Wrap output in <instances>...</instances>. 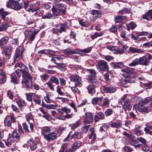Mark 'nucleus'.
<instances>
[{"instance_id": "obj_1", "label": "nucleus", "mask_w": 152, "mask_h": 152, "mask_svg": "<svg viewBox=\"0 0 152 152\" xmlns=\"http://www.w3.org/2000/svg\"><path fill=\"white\" fill-rule=\"evenodd\" d=\"M15 67H19L22 69L23 75V80L22 83L24 84L27 89H29L31 87V81L32 77L31 75L28 73V68L24 64L21 63H17L15 65Z\"/></svg>"}, {"instance_id": "obj_2", "label": "nucleus", "mask_w": 152, "mask_h": 152, "mask_svg": "<svg viewBox=\"0 0 152 152\" xmlns=\"http://www.w3.org/2000/svg\"><path fill=\"white\" fill-rule=\"evenodd\" d=\"M149 63L148 60L145 56H143L139 58H136L132 62L128 64L130 67L135 66L138 64L147 66Z\"/></svg>"}, {"instance_id": "obj_3", "label": "nucleus", "mask_w": 152, "mask_h": 152, "mask_svg": "<svg viewBox=\"0 0 152 152\" xmlns=\"http://www.w3.org/2000/svg\"><path fill=\"white\" fill-rule=\"evenodd\" d=\"M122 104V107L125 111L127 110H129L131 108V106L130 104L127 95H124L121 98Z\"/></svg>"}, {"instance_id": "obj_4", "label": "nucleus", "mask_w": 152, "mask_h": 152, "mask_svg": "<svg viewBox=\"0 0 152 152\" xmlns=\"http://www.w3.org/2000/svg\"><path fill=\"white\" fill-rule=\"evenodd\" d=\"M96 66L97 69L99 70L104 71L109 69L107 63L104 60H101L98 62Z\"/></svg>"}, {"instance_id": "obj_5", "label": "nucleus", "mask_w": 152, "mask_h": 152, "mask_svg": "<svg viewBox=\"0 0 152 152\" xmlns=\"http://www.w3.org/2000/svg\"><path fill=\"white\" fill-rule=\"evenodd\" d=\"M23 51V48L22 46H20L17 48L14 58V61H18L22 58Z\"/></svg>"}, {"instance_id": "obj_6", "label": "nucleus", "mask_w": 152, "mask_h": 152, "mask_svg": "<svg viewBox=\"0 0 152 152\" xmlns=\"http://www.w3.org/2000/svg\"><path fill=\"white\" fill-rule=\"evenodd\" d=\"M7 7L14 9L15 10H18L20 9L18 2L13 0H9L7 3Z\"/></svg>"}, {"instance_id": "obj_7", "label": "nucleus", "mask_w": 152, "mask_h": 152, "mask_svg": "<svg viewBox=\"0 0 152 152\" xmlns=\"http://www.w3.org/2000/svg\"><path fill=\"white\" fill-rule=\"evenodd\" d=\"M70 80L75 83V86H81V78L78 75H72L69 77Z\"/></svg>"}, {"instance_id": "obj_8", "label": "nucleus", "mask_w": 152, "mask_h": 152, "mask_svg": "<svg viewBox=\"0 0 152 152\" xmlns=\"http://www.w3.org/2000/svg\"><path fill=\"white\" fill-rule=\"evenodd\" d=\"M15 122V120L13 116H7L4 120V124L6 126L10 127L11 125L12 122Z\"/></svg>"}, {"instance_id": "obj_9", "label": "nucleus", "mask_w": 152, "mask_h": 152, "mask_svg": "<svg viewBox=\"0 0 152 152\" xmlns=\"http://www.w3.org/2000/svg\"><path fill=\"white\" fill-rule=\"evenodd\" d=\"M27 143L29 146H30L31 150L34 151L36 148L38 142L36 140H33V139L31 138L28 140Z\"/></svg>"}, {"instance_id": "obj_10", "label": "nucleus", "mask_w": 152, "mask_h": 152, "mask_svg": "<svg viewBox=\"0 0 152 152\" xmlns=\"http://www.w3.org/2000/svg\"><path fill=\"white\" fill-rule=\"evenodd\" d=\"M57 134L56 132H53L44 135L45 139L48 141L53 140L56 138Z\"/></svg>"}, {"instance_id": "obj_11", "label": "nucleus", "mask_w": 152, "mask_h": 152, "mask_svg": "<svg viewBox=\"0 0 152 152\" xmlns=\"http://www.w3.org/2000/svg\"><path fill=\"white\" fill-rule=\"evenodd\" d=\"M12 50V47L9 45L6 47L4 49V54L6 57L9 59L10 58L11 52Z\"/></svg>"}, {"instance_id": "obj_12", "label": "nucleus", "mask_w": 152, "mask_h": 152, "mask_svg": "<svg viewBox=\"0 0 152 152\" xmlns=\"http://www.w3.org/2000/svg\"><path fill=\"white\" fill-rule=\"evenodd\" d=\"M51 10L52 11L53 15L55 16H60L62 15L65 14L63 12V10H60L56 6H53V8L51 9Z\"/></svg>"}, {"instance_id": "obj_13", "label": "nucleus", "mask_w": 152, "mask_h": 152, "mask_svg": "<svg viewBox=\"0 0 152 152\" xmlns=\"http://www.w3.org/2000/svg\"><path fill=\"white\" fill-rule=\"evenodd\" d=\"M10 26V23L7 21L3 22L0 25V31H3L6 30Z\"/></svg>"}, {"instance_id": "obj_14", "label": "nucleus", "mask_w": 152, "mask_h": 152, "mask_svg": "<svg viewBox=\"0 0 152 152\" xmlns=\"http://www.w3.org/2000/svg\"><path fill=\"white\" fill-rule=\"evenodd\" d=\"M16 141L13 137H10L8 138L7 142L5 143L6 145L8 147L14 146Z\"/></svg>"}, {"instance_id": "obj_15", "label": "nucleus", "mask_w": 152, "mask_h": 152, "mask_svg": "<svg viewBox=\"0 0 152 152\" xmlns=\"http://www.w3.org/2000/svg\"><path fill=\"white\" fill-rule=\"evenodd\" d=\"M104 118V114L101 112H98L97 114L95 115L94 120L95 122H98L100 120H103Z\"/></svg>"}, {"instance_id": "obj_16", "label": "nucleus", "mask_w": 152, "mask_h": 152, "mask_svg": "<svg viewBox=\"0 0 152 152\" xmlns=\"http://www.w3.org/2000/svg\"><path fill=\"white\" fill-rule=\"evenodd\" d=\"M138 111L142 114H145L148 113V110L146 107L141 104H140L137 107Z\"/></svg>"}, {"instance_id": "obj_17", "label": "nucleus", "mask_w": 152, "mask_h": 152, "mask_svg": "<svg viewBox=\"0 0 152 152\" xmlns=\"http://www.w3.org/2000/svg\"><path fill=\"white\" fill-rule=\"evenodd\" d=\"M103 91L107 93H113L115 92L116 90L115 88L112 87H105L103 89Z\"/></svg>"}, {"instance_id": "obj_18", "label": "nucleus", "mask_w": 152, "mask_h": 152, "mask_svg": "<svg viewBox=\"0 0 152 152\" xmlns=\"http://www.w3.org/2000/svg\"><path fill=\"white\" fill-rule=\"evenodd\" d=\"M9 39V37L8 36H5L2 37L0 40V47L2 48H4V44L6 43Z\"/></svg>"}, {"instance_id": "obj_19", "label": "nucleus", "mask_w": 152, "mask_h": 152, "mask_svg": "<svg viewBox=\"0 0 152 152\" xmlns=\"http://www.w3.org/2000/svg\"><path fill=\"white\" fill-rule=\"evenodd\" d=\"M91 13L93 15H96L93 19V20H95L98 18V16L101 15V12L98 10H93L91 11Z\"/></svg>"}, {"instance_id": "obj_20", "label": "nucleus", "mask_w": 152, "mask_h": 152, "mask_svg": "<svg viewBox=\"0 0 152 152\" xmlns=\"http://www.w3.org/2000/svg\"><path fill=\"white\" fill-rule=\"evenodd\" d=\"M56 6L60 10H63V12L64 14H65L66 9V7L65 5L63 4L59 3L57 4Z\"/></svg>"}, {"instance_id": "obj_21", "label": "nucleus", "mask_w": 152, "mask_h": 152, "mask_svg": "<svg viewBox=\"0 0 152 152\" xmlns=\"http://www.w3.org/2000/svg\"><path fill=\"white\" fill-rule=\"evenodd\" d=\"M10 14V13L8 12L4 11L3 8L0 9V15H1V18L3 20H5L6 16Z\"/></svg>"}, {"instance_id": "obj_22", "label": "nucleus", "mask_w": 152, "mask_h": 152, "mask_svg": "<svg viewBox=\"0 0 152 152\" xmlns=\"http://www.w3.org/2000/svg\"><path fill=\"white\" fill-rule=\"evenodd\" d=\"M110 100V99H109L107 97H104L103 99L102 103L100 104L101 106L103 107L108 106L109 104Z\"/></svg>"}, {"instance_id": "obj_23", "label": "nucleus", "mask_w": 152, "mask_h": 152, "mask_svg": "<svg viewBox=\"0 0 152 152\" xmlns=\"http://www.w3.org/2000/svg\"><path fill=\"white\" fill-rule=\"evenodd\" d=\"M148 17L151 19H152V9L149 10L146 14L143 15V18L144 19L148 20Z\"/></svg>"}, {"instance_id": "obj_24", "label": "nucleus", "mask_w": 152, "mask_h": 152, "mask_svg": "<svg viewBox=\"0 0 152 152\" xmlns=\"http://www.w3.org/2000/svg\"><path fill=\"white\" fill-rule=\"evenodd\" d=\"M110 125L112 128H118L121 126L122 124L120 122L117 121L112 122L110 124Z\"/></svg>"}, {"instance_id": "obj_25", "label": "nucleus", "mask_w": 152, "mask_h": 152, "mask_svg": "<svg viewBox=\"0 0 152 152\" xmlns=\"http://www.w3.org/2000/svg\"><path fill=\"white\" fill-rule=\"evenodd\" d=\"M82 142L79 141H77L75 142L72 147L74 149H75L76 151V150L78 149L81 145Z\"/></svg>"}, {"instance_id": "obj_26", "label": "nucleus", "mask_w": 152, "mask_h": 152, "mask_svg": "<svg viewBox=\"0 0 152 152\" xmlns=\"http://www.w3.org/2000/svg\"><path fill=\"white\" fill-rule=\"evenodd\" d=\"M11 82L15 84H18L19 82L14 73H12L11 75Z\"/></svg>"}, {"instance_id": "obj_27", "label": "nucleus", "mask_w": 152, "mask_h": 152, "mask_svg": "<svg viewBox=\"0 0 152 152\" xmlns=\"http://www.w3.org/2000/svg\"><path fill=\"white\" fill-rule=\"evenodd\" d=\"M43 106V107L49 109H54L58 107V106L57 105H53L52 104H44Z\"/></svg>"}, {"instance_id": "obj_28", "label": "nucleus", "mask_w": 152, "mask_h": 152, "mask_svg": "<svg viewBox=\"0 0 152 152\" xmlns=\"http://www.w3.org/2000/svg\"><path fill=\"white\" fill-rule=\"evenodd\" d=\"M80 125V122L79 121H78L74 124L69 125V127H71V129H74L78 127Z\"/></svg>"}, {"instance_id": "obj_29", "label": "nucleus", "mask_w": 152, "mask_h": 152, "mask_svg": "<svg viewBox=\"0 0 152 152\" xmlns=\"http://www.w3.org/2000/svg\"><path fill=\"white\" fill-rule=\"evenodd\" d=\"M104 34V31H101L99 33H98L97 32H96L94 35H91V38L93 39H94L98 37L102 36Z\"/></svg>"}, {"instance_id": "obj_30", "label": "nucleus", "mask_w": 152, "mask_h": 152, "mask_svg": "<svg viewBox=\"0 0 152 152\" xmlns=\"http://www.w3.org/2000/svg\"><path fill=\"white\" fill-rule=\"evenodd\" d=\"M49 82L55 83L56 85L59 83V80L58 78L54 76H52L49 79Z\"/></svg>"}, {"instance_id": "obj_31", "label": "nucleus", "mask_w": 152, "mask_h": 152, "mask_svg": "<svg viewBox=\"0 0 152 152\" xmlns=\"http://www.w3.org/2000/svg\"><path fill=\"white\" fill-rule=\"evenodd\" d=\"M80 24L82 26L87 27L90 25V23L87 21H84L83 20L79 21Z\"/></svg>"}, {"instance_id": "obj_32", "label": "nucleus", "mask_w": 152, "mask_h": 152, "mask_svg": "<svg viewBox=\"0 0 152 152\" xmlns=\"http://www.w3.org/2000/svg\"><path fill=\"white\" fill-rule=\"evenodd\" d=\"M129 50L132 53H143V51L142 50L134 47H130L129 48Z\"/></svg>"}, {"instance_id": "obj_33", "label": "nucleus", "mask_w": 152, "mask_h": 152, "mask_svg": "<svg viewBox=\"0 0 152 152\" xmlns=\"http://www.w3.org/2000/svg\"><path fill=\"white\" fill-rule=\"evenodd\" d=\"M33 98V101L36 104H40L41 103L40 97L37 95H35Z\"/></svg>"}, {"instance_id": "obj_34", "label": "nucleus", "mask_w": 152, "mask_h": 152, "mask_svg": "<svg viewBox=\"0 0 152 152\" xmlns=\"http://www.w3.org/2000/svg\"><path fill=\"white\" fill-rule=\"evenodd\" d=\"M27 100L29 102H32V98H33L34 96V94L33 93H29L26 94Z\"/></svg>"}, {"instance_id": "obj_35", "label": "nucleus", "mask_w": 152, "mask_h": 152, "mask_svg": "<svg viewBox=\"0 0 152 152\" xmlns=\"http://www.w3.org/2000/svg\"><path fill=\"white\" fill-rule=\"evenodd\" d=\"M50 129L48 127H45L43 128L42 130V133L44 136L47 134L48 133L50 132Z\"/></svg>"}, {"instance_id": "obj_36", "label": "nucleus", "mask_w": 152, "mask_h": 152, "mask_svg": "<svg viewBox=\"0 0 152 152\" xmlns=\"http://www.w3.org/2000/svg\"><path fill=\"white\" fill-rule=\"evenodd\" d=\"M16 102L18 106L22 107L25 104V101L21 99H17L16 100Z\"/></svg>"}, {"instance_id": "obj_37", "label": "nucleus", "mask_w": 152, "mask_h": 152, "mask_svg": "<svg viewBox=\"0 0 152 152\" xmlns=\"http://www.w3.org/2000/svg\"><path fill=\"white\" fill-rule=\"evenodd\" d=\"M57 66H55L56 67L60 69L62 71H65L64 67H65L66 66V65L65 64L60 63L57 64Z\"/></svg>"}, {"instance_id": "obj_38", "label": "nucleus", "mask_w": 152, "mask_h": 152, "mask_svg": "<svg viewBox=\"0 0 152 152\" xmlns=\"http://www.w3.org/2000/svg\"><path fill=\"white\" fill-rule=\"evenodd\" d=\"M127 81L129 83H133L136 81L135 77L133 75H130V77L127 79Z\"/></svg>"}, {"instance_id": "obj_39", "label": "nucleus", "mask_w": 152, "mask_h": 152, "mask_svg": "<svg viewBox=\"0 0 152 152\" xmlns=\"http://www.w3.org/2000/svg\"><path fill=\"white\" fill-rule=\"evenodd\" d=\"M126 26L128 30L130 29H134L136 26V25L133 22H131L127 24L126 25Z\"/></svg>"}, {"instance_id": "obj_40", "label": "nucleus", "mask_w": 152, "mask_h": 152, "mask_svg": "<svg viewBox=\"0 0 152 152\" xmlns=\"http://www.w3.org/2000/svg\"><path fill=\"white\" fill-rule=\"evenodd\" d=\"M88 93L90 94H94L95 93V91L93 86L90 85L88 86Z\"/></svg>"}, {"instance_id": "obj_41", "label": "nucleus", "mask_w": 152, "mask_h": 152, "mask_svg": "<svg viewBox=\"0 0 152 152\" xmlns=\"http://www.w3.org/2000/svg\"><path fill=\"white\" fill-rule=\"evenodd\" d=\"M26 120L27 121L30 123H32L33 122V117L32 115L30 114H28L26 115Z\"/></svg>"}, {"instance_id": "obj_42", "label": "nucleus", "mask_w": 152, "mask_h": 152, "mask_svg": "<svg viewBox=\"0 0 152 152\" xmlns=\"http://www.w3.org/2000/svg\"><path fill=\"white\" fill-rule=\"evenodd\" d=\"M52 17V15L49 13H47L45 14H43L42 15V18L44 19H50Z\"/></svg>"}, {"instance_id": "obj_43", "label": "nucleus", "mask_w": 152, "mask_h": 152, "mask_svg": "<svg viewBox=\"0 0 152 152\" xmlns=\"http://www.w3.org/2000/svg\"><path fill=\"white\" fill-rule=\"evenodd\" d=\"M64 53L67 56L73 54L72 50L69 48H68L64 50Z\"/></svg>"}, {"instance_id": "obj_44", "label": "nucleus", "mask_w": 152, "mask_h": 152, "mask_svg": "<svg viewBox=\"0 0 152 152\" xmlns=\"http://www.w3.org/2000/svg\"><path fill=\"white\" fill-rule=\"evenodd\" d=\"M134 134L137 136H140L142 135L143 134V132L141 130H138L137 129H134L133 131Z\"/></svg>"}, {"instance_id": "obj_45", "label": "nucleus", "mask_w": 152, "mask_h": 152, "mask_svg": "<svg viewBox=\"0 0 152 152\" xmlns=\"http://www.w3.org/2000/svg\"><path fill=\"white\" fill-rule=\"evenodd\" d=\"M137 140L138 142L139 141L142 144L146 145V141L145 139L143 138L142 137H140L137 138Z\"/></svg>"}, {"instance_id": "obj_46", "label": "nucleus", "mask_w": 152, "mask_h": 152, "mask_svg": "<svg viewBox=\"0 0 152 152\" xmlns=\"http://www.w3.org/2000/svg\"><path fill=\"white\" fill-rule=\"evenodd\" d=\"M41 79L43 81H45L49 77V75L46 74H44L40 76Z\"/></svg>"}, {"instance_id": "obj_47", "label": "nucleus", "mask_w": 152, "mask_h": 152, "mask_svg": "<svg viewBox=\"0 0 152 152\" xmlns=\"http://www.w3.org/2000/svg\"><path fill=\"white\" fill-rule=\"evenodd\" d=\"M67 27V26H66L65 23L62 25L60 27V30L59 31V32L61 33L62 32L65 31Z\"/></svg>"}, {"instance_id": "obj_48", "label": "nucleus", "mask_w": 152, "mask_h": 152, "mask_svg": "<svg viewBox=\"0 0 152 152\" xmlns=\"http://www.w3.org/2000/svg\"><path fill=\"white\" fill-rule=\"evenodd\" d=\"M121 82L124 87L127 88L129 86V85L128 84L129 82L127 81V79H125L122 80Z\"/></svg>"}, {"instance_id": "obj_49", "label": "nucleus", "mask_w": 152, "mask_h": 152, "mask_svg": "<svg viewBox=\"0 0 152 152\" xmlns=\"http://www.w3.org/2000/svg\"><path fill=\"white\" fill-rule=\"evenodd\" d=\"M144 85L146 89H149L152 87V83L150 82L145 83L144 84Z\"/></svg>"}, {"instance_id": "obj_50", "label": "nucleus", "mask_w": 152, "mask_h": 152, "mask_svg": "<svg viewBox=\"0 0 152 152\" xmlns=\"http://www.w3.org/2000/svg\"><path fill=\"white\" fill-rule=\"evenodd\" d=\"M126 34L125 33V31L122 30L121 34V37L122 38L124 39V40L127 41L129 40V39L126 37Z\"/></svg>"}, {"instance_id": "obj_51", "label": "nucleus", "mask_w": 152, "mask_h": 152, "mask_svg": "<svg viewBox=\"0 0 152 152\" xmlns=\"http://www.w3.org/2000/svg\"><path fill=\"white\" fill-rule=\"evenodd\" d=\"M92 50L91 47H88L83 50H81V51L84 53H88L90 52Z\"/></svg>"}, {"instance_id": "obj_52", "label": "nucleus", "mask_w": 152, "mask_h": 152, "mask_svg": "<svg viewBox=\"0 0 152 152\" xmlns=\"http://www.w3.org/2000/svg\"><path fill=\"white\" fill-rule=\"evenodd\" d=\"M99 100L101 101L102 99L100 98L95 97L93 98L92 100V102L93 104H96Z\"/></svg>"}, {"instance_id": "obj_53", "label": "nucleus", "mask_w": 152, "mask_h": 152, "mask_svg": "<svg viewBox=\"0 0 152 152\" xmlns=\"http://www.w3.org/2000/svg\"><path fill=\"white\" fill-rule=\"evenodd\" d=\"M87 77L88 80L90 83H93L94 82V76L90 75H88Z\"/></svg>"}, {"instance_id": "obj_54", "label": "nucleus", "mask_w": 152, "mask_h": 152, "mask_svg": "<svg viewBox=\"0 0 152 152\" xmlns=\"http://www.w3.org/2000/svg\"><path fill=\"white\" fill-rule=\"evenodd\" d=\"M130 11L129 10L127 9L126 8L124 9L123 10H120L119 12V13L121 14L125 13H130Z\"/></svg>"}, {"instance_id": "obj_55", "label": "nucleus", "mask_w": 152, "mask_h": 152, "mask_svg": "<svg viewBox=\"0 0 152 152\" xmlns=\"http://www.w3.org/2000/svg\"><path fill=\"white\" fill-rule=\"evenodd\" d=\"M90 126V125H89L83 127L82 128V132L83 133H86L87 132L88 128Z\"/></svg>"}, {"instance_id": "obj_56", "label": "nucleus", "mask_w": 152, "mask_h": 152, "mask_svg": "<svg viewBox=\"0 0 152 152\" xmlns=\"http://www.w3.org/2000/svg\"><path fill=\"white\" fill-rule=\"evenodd\" d=\"M113 113V111L111 109H107L105 112V114L106 116H109L111 115Z\"/></svg>"}, {"instance_id": "obj_57", "label": "nucleus", "mask_w": 152, "mask_h": 152, "mask_svg": "<svg viewBox=\"0 0 152 152\" xmlns=\"http://www.w3.org/2000/svg\"><path fill=\"white\" fill-rule=\"evenodd\" d=\"M130 144L131 145H133L135 144H137L138 143V141L137 140L135 139H132L130 140L129 141Z\"/></svg>"}, {"instance_id": "obj_58", "label": "nucleus", "mask_w": 152, "mask_h": 152, "mask_svg": "<svg viewBox=\"0 0 152 152\" xmlns=\"http://www.w3.org/2000/svg\"><path fill=\"white\" fill-rule=\"evenodd\" d=\"M86 118L90 119L93 120V116L91 113H87L86 114Z\"/></svg>"}, {"instance_id": "obj_59", "label": "nucleus", "mask_w": 152, "mask_h": 152, "mask_svg": "<svg viewBox=\"0 0 152 152\" xmlns=\"http://www.w3.org/2000/svg\"><path fill=\"white\" fill-rule=\"evenodd\" d=\"M48 87L52 91H53L54 90V88L52 85L51 83L50 82H48L46 83Z\"/></svg>"}, {"instance_id": "obj_60", "label": "nucleus", "mask_w": 152, "mask_h": 152, "mask_svg": "<svg viewBox=\"0 0 152 152\" xmlns=\"http://www.w3.org/2000/svg\"><path fill=\"white\" fill-rule=\"evenodd\" d=\"M61 87L60 86L57 87V91L58 93L61 95L63 94V93L61 91Z\"/></svg>"}, {"instance_id": "obj_61", "label": "nucleus", "mask_w": 152, "mask_h": 152, "mask_svg": "<svg viewBox=\"0 0 152 152\" xmlns=\"http://www.w3.org/2000/svg\"><path fill=\"white\" fill-rule=\"evenodd\" d=\"M12 136L14 138H18L20 137L19 134L15 131H14L13 132Z\"/></svg>"}, {"instance_id": "obj_62", "label": "nucleus", "mask_w": 152, "mask_h": 152, "mask_svg": "<svg viewBox=\"0 0 152 152\" xmlns=\"http://www.w3.org/2000/svg\"><path fill=\"white\" fill-rule=\"evenodd\" d=\"M116 64L118 67L117 69L122 68L124 66V64L122 62H117Z\"/></svg>"}, {"instance_id": "obj_63", "label": "nucleus", "mask_w": 152, "mask_h": 152, "mask_svg": "<svg viewBox=\"0 0 152 152\" xmlns=\"http://www.w3.org/2000/svg\"><path fill=\"white\" fill-rule=\"evenodd\" d=\"M42 116L49 121H51L52 119V118L51 116L49 115H43Z\"/></svg>"}, {"instance_id": "obj_64", "label": "nucleus", "mask_w": 152, "mask_h": 152, "mask_svg": "<svg viewBox=\"0 0 152 152\" xmlns=\"http://www.w3.org/2000/svg\"><path fill=\"white\" fill-rule=\"evenodd\" d=\"M104 58L105 60L108 61H111L113 59V57L110 56H106L104 57Z\"/></svg>"}]
</instances>
